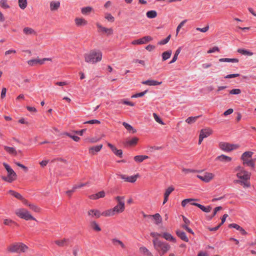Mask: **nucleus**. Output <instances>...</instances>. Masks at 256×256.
<instances>
[{
  "label": "nucleus",
  "instance_id": "64",
  "mask_svg": "<svg viewBox=\"0 0 256 256\" xmlns=\"http://www.w3.org/2000/svg\"><path fill=\"white\" fill-rule=\"evenodd\" d=\"M182 227L185 229L190 234H194V232H192V230L190 228L188 225L184 224L182 226Z\"/></svg>",
  "mask_w": 256,
  "mask_h": 256
},
{
  "label": "nucleus",
  "instance_id": "58",
  "mask_svg": "<svg viewBox=\"0 0 256 256\" xmlns=\"http://www.w3.org/2000/svg\"><path fill=\"white\" fill-rule=\"evenodd\" d=\"M222 209V207L220 206H217L216 208H214V212H213V214H212L210 216V220H211L214 216H216V213L218 212V211L221 210Z\"/></svg>",
  "mask_w": 256,
  "mask_h": 256
},
{
  "label": "nucleus",
  "instance_id": "4",
  "mask_svg": "<svg viewBox=\"0 0 256 256\" xmlns=\"http://www.w3.org/2000/svg\"><path fill=\"white\" fill-rule=\"evenodd\" d=\"M3 166L7 171L8 174L7 176H2V180L10 183H11L16 180L17 175L10 166L6 162L3 163Z\"/></svg>",
  "mask_w": 256,
  "mask_h": 256
},
{
  "label": "nucleus",
  "instance_id": "28",
  "mask_svg": "<svg viewBox=\"0 0 256 256\" xmlns=\"http://www.w3.org/2000/svg\"><path fill=\"white\" fill-rule=\"evenodd\" d=\"M216 160L222 162H229L232 160V158L224 154H222L216 158Z\"/></svg>",
  "mask_w": 256,
  "mask_h": 256
},
{
  "label": "nucleus",
  "instance_id": "32",
  "mask_svg": "<svg viewBox=\"0 0 256 256\" xmlns=\"http://www.w3.org/2000/svg\"><path fill=\"white\" fill-rule=\"evenodd\" d=\"M149 217H152L156 220V224H158L162 222V218L159 214H156L154 215H149Z\"/></svg>",
  "mask_w": 256,
  "mask_h": 256
},
{
  "label": "nucleus",
  "instance_id": "38",
  "mask_svg": "<svg viewBox=\"0 0 256 256\" xmlns=\"http://www.w3.org/2000/svg\"><path fill=\"white\" fill-rule=\"evenodd\" d=\"M8 192L18 200H23V196L18 192L12 190H10Z\"/></svg>",
  "mask_w": 256,
  "mask_h": 256
},
{
  "label": "nucleus",
  "instance_id": "48",
  "mask_svg": "<svg viewBox=\"0 0 256 256\" xmlns=\"http://www.w3.org/2000/svg\"><path fill=\"white\" fill-rule=\"evenodd\" d=\"M170 37H171V36L168 35L166 38L162 40H160V42H158V44L159 45L166 44L169 42V40L170 38Z\"/></svg>",
  "mask_w": 256,
  "mask_h": 256
},
{
  "label": "nucleus",
  "instance_id": "18",
  "mask_svg": "<svg viewBox=\"0 0 256 256\" xmlns=\"http://www.w3.org/2000/svg\"><path fill=\"white\" fill-rule=\"evenodd\" d=\"M191 204L192 206H198V208H200L202 211L205 212H209L212 210V207L210 206H204L196 203V202H192Z\"/></svg>",
  "mask_w": 256,
  "mask_h": 256
},
{
  "label": "nucleus",
  "instance_id": "61",
  "mask_svg": "<svg viewBox=\"0 0 256 256\" xmlns=\"http://www.w3.org/2000/svg\"><path fill=\"white\" fill-rule=\"evenodd\" d=\"M140 250L144 254L149 255L150 254V252L145 247H141L140 248Z\"/></svg>",
  "mask_w": 256,
  "mask_h": 256
},
{
  "label": "nucleus",
  "instance_id": "53",
  "mask_svg": "<svg viewBox=\"0 0 256 256\" xmlns=\"http://www.w3.org/2000/svg\"><path fill=\"white\" fill-rule=\"evenodd\" d=\"M195 200V199H193V198H186V199H185V200H184L182 202V206H183V207H184L186 206L190 202H193L194 200Z\"/></svg>",
  "mask_w": 256,
  "mask_h": 256
},
{
  "label": "nucleus",
  "instance_id": "15",
  "mask_svg": "<svg viewBox=\"0 0 256 256\" xmlns=\"http://www.w3.org/2000/svg\"><path fill=\"white\" fill-rule=\"evenodd\" d=\"M138 176V174L132 176H126V175L124 174L120 175V178L124 180L126 182L132 183H134L136 180Z\"/></svg>",
  "mask_w": 256,
  "mask_h": 256
},
{
  "label": "nucleus",
  "instance_id": "47",
  "mask_svg": "<svg viewBox=\"0 0 256 256\" xmlns=\"http://www.w3.org/2000/svg\"><path fill=\"white\" fill-rule=\"evenodd\" d=\"M200 116L188 117L186 119V122L188 124H191L194 122Z\"/></svg>",
  "mask_w": 256,
  "mask_h": 256
},
{
  "label": "nucleus",
  "instance_id": "42",
  "mask_svg": "<svg viewBox=\"0 0 256 256\" xmlns=\"http://www.w3.org/2000/svg\"><path fill=\"white\" fill-rule=\"evenodd\" d=\"M150 235L154 238V239L152 240V243H153L154 245V240H157L158 241H160L158 239V237L162 236V234H159L156 232H150Z\"/></svg>",
  "mask_w": 256,
  "mask_h": 256
},
{
  "label": "nucleus",
  "instance_id": "54",
  "mask_svg": "<svg viewBox=\"0 0 256 256\" xmlns=\"http://www.w3.org/2000/svg\"><path fill=\"white\" fill-rule=\"evenodd\" d=\"M186 22H187V20H182V22H180V24L178 25V26L176 28V35L178 34L180 29L182 28V26H184V24H186Z\"/></svg>",
  "mask_w": 256,
  "mask_h": 256
},
{
  "label": "nucleus",
  "instance_id": "20",
  "mask_svg": "<svg viewBox=\"0 0 256 256\" xmlns=\"http://www.w3.org/2000/svg\"><path fill=\"white\" fill-rule=\"evenodd\" d=\"M162 83V82H158L153 80H146L142 81V84L150 86H155L160 85Z\"/></svg>",
  "mask_w": 256,
  "mask_h": 256
},
{
  "label": "nucleus",
  "instance_id": "63",
  "mask_svg": "<svg viewBox=\"0 0 256 256\" xmlns=\"http://www.w3.org/2000/svg\"><path fill=\"white\" fill-rule=\"evenodd\" d=\"M219 48L218 46H214L212 48L210 49L207 52L208 54H211L215 52H219Z\"/></svg>",
  "mask_w": 256,
  "mask_h": 256
},
{
  "label": "nucleus",
  "instance_id": "62",
  "mask_svg": "<svg viewBox=\"0 0 256 256\" xmlns=\"http://www.w3.org/2000/svg\"><path fill=\"white\" fill-rule=\"evenodd\" d=\"M240 76V74H228L224 76L225 78H236Z\"/></svg>",
  "mask_w": 256,
  "mask_h": 256
},
{
  "label": "nucleus",
  "instance_id": "8",
  "mask_svg": "<svg viewBox=\"0 0 256 256\" xmlns=\"http://www.w3.org/2000/svg\"><path fill=\"white\" fill-rule=\"evenodd\" d=\"M45 61H52L51 58H44L39 59L38 58L35 59L28 60L27 62L30 66H34L37 64L42 65L44 63Z\"/></svg>",
  "mask_w": 256,
  "mask_h": 256
},
{
  "label": "nucleus",
  "instance_id": "16",
  "mask_svg": "<svg viewBox=\"0 0 256 256\" xmlns=\"http://www.w3.org/2000/svg\"><path fill=\"white\" fill-rule=\"evenodd\" d=\"M108 146L111 149L112 151L116 156L122 158V150H118L115 146L110 143L107 144Z\"/></svg>",
  "mask_w": 256,
  "mask_h": 256
},
{
  "label": "nucleus",
  "instance_id": "30",
  "mask_svg": "<svg viewBox=\"0 0 256 256\" xmlns=\"http://www.w3.org/2000/svg\"><path fill=\"white\" fill-rule=\"evenodd\" d=\"M152 38L149 36H144L139 39L140 44H146L147 42L152 41Z\"/></svg>",
  "mask_w": 256,
  "mask_h": 256
},
{
  "label": "nucleus",
  "instance_id": "56",
  "mask_svg": "<svg viewBox=\"0 0 256 256\" xmlns=\"http://www.w3.org/2000/svg\"><path fill=\"white\" fill-rule=\"evenodd\" d=\"M84 124H100V122L98 120H88V121H86V122H84Z\"/></svg>",
  "mask_w": 256,
  "mask_h": 256
},
{
  "label": "nucleus",
  "instance_id": "27",
  "mask_svg": "<svg viewBox=\"0 0 256 256\" xmlns=\"http://www.w3.org/2000/svg\"><path fill=\"white\" fill-rule=\"evenodd\" d=\"M4 150L10 154L16 156L18 154L17 152L14 148L5 146H4Z\"/></svg>",
  "mask_w": 256,
  "mask_h": 256
},
{
  "label": "nucleus",
  "instance_id": "55",
  "mask_svg": "<svg viewBox=\"0 0 256 256\" xmlns=\"http://www.w3.org/2000/svg\"><path fill=\"white\" fill-rule=\"evenodd\" d=\"M174 188L173 186L168 187L166 190L164 195L166 196H168L171 194L172 192L174 190Z\"/></svg>",
  "mask_w": 256,
  "mask_h": 256
},
{
  "label": "nucleus",
  "instance_id": "35",
  "mask_svg": "<svg viewBox=\"0 0 256 256\" xmlns=\"http://www.w3.org/2000/svg\"><path fill=\"white\" fill-rule=\"evenodd\" d=\"M23 32L24 34L27 35L29 34H34L36 35V32L34 31V30L30 28L26 27L24 28L23 30Z\"/></svg>",
  "mask_w": 256,
  "mask_h": 256
},
{
  "label": "nucleus",
  "instance_id": "22",
  "mask_svg": "<svg viewBox=\"0 0 256 256\" xmlns=\"http://www.w3.org/2000/svg\"><path fill=\"white\" fill-rule=\"evenodd\" d=\"M243 161L244 166H250L252 169H254L255 167L254 160L253 159H244L242 160Z\"/></svg>",
  "mask_w": 256,
  "mask_h": 256
},
{
  "label": "nucleus",
  "instance_id": "2",
  "mask_svg": "<svg viewBox=\"0 0 256 256\" xmlns=\"http://www.w3.org/2000/svg\"><path fill=\"white\" fill-rule=\"evenodd\" d=\"M236 176L238 180H234V183L240 184L244 188H248L250 186V180L251 176V173L250 172L246 170L241 172H238Z\"/></svg>",
  "mask_w": 256,
  "mask_h": 256
},
{
  "label": "nucleus",
  "instance_id": "12",
  "mask_svg": "<svg viewBox=\"0 0 256 256\" xmlns=\"http://www.w3.org/2000/svg\"><path fill=\"white\" fill-rule=\"evenodd\" d=\"M214 177V174L210 172H205L203 176L198 175V178L200 180L208 182H210Z\"/></svg>",
  "mask_w": 256,
  "mask_h": 256
},
{
  "label": "nucleus",
  "instance_id": "1",
  "mask_svg": "<svg viewBox=\"0 0 256 256\" xmlns=\"http://www.w3.org/2000/svg\"><path fill=\"white\" fill-rule=\"evenodd\" d=\"M115 200L118 202V204L113 208L106 210L102 212L104 216H112L115 214L122 212L125 210L124 197L117 196Z\"/></svg>",
  "mask_w": 256,
  "mask_h": 256
},
{
  "label": "nucleus",
  "instance_id": "44",
  "mask_svg": "<svg viewBox=\"0 0 256 256\" xmlns=\"http://www.w3.org/2000/svg\"><path fill=\"white\" fill-rule=\"evenodd\" d=\"M146 15L148 18H153L156 16L157 12L156 10H152L148 11L146 12Z\"/></svg>",
  "mask_w": 256,
  "mask_h": 256
},
{
  "label": "nucleus",
  "instance_id": "40",
  "mask_svg": "<svg viewBox=\"0 0 256 256\" xmlns=\"http://www.w3.org/2000/svg\"><path fill=\"white\" fill-rule=\"evenodd\" d=\"M138 140V138L134 137L132 139L127 140L126 142V144L130 146H134L137 144Z\"/></svg>",
  "mask_w": 256,
  "mask_h": 256
},
{
  "label": "nucleus",
  "instance_id": "37",
  "mask_svg": "<svg viewBox=\"0 0 256 256\" xmlns=\"http://www.w3.org/2000/svg\"><path fill=\"white\" fill-rule=\"evenodd\" d=\"M172 52L171 50H167L166 52H164L162 54V60L163 61H165L168 59L171 55H172Z\"/></svg>",
  "mask_w": 256,
  "mask_h": 256
},
{
  "label": "nucleus",
  "instance_id": "21",
  "mask_svg": "<svg viewBox=\"0 0 256 256\" xmlns=\"http://www.w3.org/2000/svg\"><path fill=\"white\" fill-rule=\"evenodd\" d=\"M75 24L77 26H85L88 24V22L84 18H76L74 20Z\"/></svg>",
  "mask_w": 256,
  "mask_h": 256
},
{
  "label": "nucleus",
  "instance_id": "33",
  "mask_svg": "<svg viewBox=\"0 0 256 256\" xmlns=\"http://www.w3.org/2000/svg\"><path fill=\"white\" fill-rule=\"evenodd\" d=\"M254 152L250 151L245 152H244L241 156V160L249 159L252 157Z\"/></svg>",
  "mask_w": 256,
  "mask_h": 256
},
{
  "label": "nucleus",
  "instance_id": "13",
  "mask_svg": "<svg viewBox=\"0 0 256 256\" xmlns=\"http://www.w3.org/2000/svg\"><path fill=\"white\" fill-rule=\"evenodd\" d=\"M220 148L224 151L229 152L235 148L234 144H231L226 142H220Z\"/></svg>",
  "mask_w": 256,
  "mask_h": 256
},
{
  "label": "nucleus",
  "instance_id": "17",
  "mask_svg": "<svg viewBox=\"0 0 256 256\" xmlns=\"http://www.w3.org/2000/svg\"><path fill=\"white\" fill-rule=\"evenodd\" d=\"M96 26L102 32L106 33L108 35H111L113 34V30L112 28H106L102 26L100 23L97 22Z\"/></svg>",
  "mask_w": 256,
  "mask_h": 256
},
{
  "label": "nucleus",
  "instance_id": "14",
  "mask_svg": "<svg viewBox=\"0 0 256 256\" xmlns=\"http://www.w3.org/2000/svg\"><path fill=\"white\" fill-rule=\"evenodd\" d=\"M111 242L112 245L117 248H120L124 250L126 249V245L124 244V243L116 238H114L112 239Z\"/></svg>",
  "mask_w": 256,
  "mask_h": 256
},
{
  "label": "nucleus",
  "instance_id": "3",
  "mask_svg": "<svg viewBox=\"0 0 256 256\" xmlns=\"http://www.w3.org/2000/svg\"><path fill=\"white\" fill-rule=\"evenodd\" d=\"M102 54L100 50H93L84 56V60L88 63L96 64L102 60Z\"/></svg>",
  "mask_w": 256,
  "mask_h": 256
},
{
  "label": "nucleus",
  "instance_id": "23",
  "mask_svg": "<svg viewBox=\"0 0 256 256\" xmlns=\"http://www.w3.org/2000/svg\"><path fill=\"white\" fill-rule=\"evenodd\" d=\"M176 234L182 240L186 242H188V238L184 232L180 230H177L176 231Z\"/></svg>",
  "mask_w": 256,
  "mask_h": 256
},
{
  "label": "nucleus",
  "instance_id": "5",
  "mask_svg": "<svg viewBox=\"0 0 256 256\" xmlns=\"http://www.w3.org/2000/svg\"><path fill=\"white\" fill-rule=\"evenodd\" d=\"M154 248L162 255L166 254L170 248V246L168 243L157 240L154 241Z\"/></svg>",
  "mask_w": 256,
  "mask_h": 256
},
{
  "label": "nucleus",
  "instance_id": "6",
  "mask_svg": "<svg viewBox=\"0 0 256 256\" xmlns=\"http://www.w3.org/2000/svg\"><path fill=\"white\" fill-rule=\"evenodd\" d=\"M28 249V248L22 242H16L10 245L7 250L8 252H24Z\"/></svg>",
  "mask_w": 256,
  "mask_h": 256
},
{
  "label": "nucleus",
  "instance_id": "25",
  "mask_svg": "<svg viewBox=\"0 0 256 256\" xmlns=\"http://www.w3.org/2000/svg\"><path fill=\"white\" fill-rule=\"evenodd\" d=\"M90 225L91 228L94 231L96 232H100L101 230V228H100L99 224L94 220H92L90 222Z\"/></svg>",
  "mask_w": 256,
  "mask_h": 256
},
{
  "label": "nucleus",
  "instance_id": "52",
  "mask_svg": "<svg viewBox=\"0 0 256 256\" xmlns=\"http://www.w3.org/2000/svg\"><path fill=\"white\" fill-rule=\"evenodd\" d=\"M4 223L5 225H6V226H10L12 224H14L16 226H18V224L16 222H14V221H13L12 220L10 219L4 220Z\"/></svg>",
  "mask_w": 256,
  "mask_h": 256
},
{
  "label": "nucleus",
  "instance_id": "34",
  "mask_svg": "<svg viewBox=\"0 0 256 256\" xmlns=\"http://www.w3.org/2000/svg\"><path fill=\"white\" fill-rule=\"evenodd\" d=\"M181 50H182V48L181 47H179L176 50V51L175 52L174 54L172 60L169 62L170 64H172V63L174 62L177 60L178 56V54H180V52Z\"/></svg>",
  "mask_w": 256,
  "mask_h": 256
},
{
  "label": "nucleus",
  "instance_id": "39",
  "mask_svg": "<svg viewBox=\"0 0 256 256\" xmlns=\"http://www.w3.org/2000/svg\"><path fill=\"white\" fill-rule=\"evenodd\" d=\"M92 10V8L90 6L84 7L81 8V12L84 15H86L89 14Z\"/></svg>",
  "mask_w": 256,
  "mask_h": 256
},
{
  "label": "nucleus",
  "instance_id": "57",
  "mask_svg": "<svg viewBox=\"0 0 256 256\" xmlns=\"http://www.w3.org/2000/svg\"><path fill=\"white\" fill-rule=\"evenodd\" d=\"M229 93L231 94H238L241 93V90L239 88H234L230 90Z\"/></svg>",
  "mask_w": 256,
  "mask_h": 256
},
{
  "label": "nucleus",
  "instance_id": "7",
  "mask_svg": "<svg viewBox=\"0 0 256 256\" xmlns=\"http://www.w3.org/2000/svg\"><path fill=\"white\" fill-rule=\"evenodd\" d=\"M15 214L20 218L24 219L26 220H36V218L32 216L27 210L24 208H20L16 210L15 211Z\"/></svg>",
  "mask_w": 256,
  "mask_h": 256
},
{
  "label": "nucleus",
  "instance_id": "51",
  "mask_svg": "<svg viewBox=\"0 0 256 256\" xmlns=\"http://www.w3.org/2000/svg\"><path fill=\"white\" fill-rule=\"evenodd\" d=\"M0 4L2 8L6 9L10 8L9 5L7 3V0H0Z\"/></svg>",
  "mask_w": 256,
  "mask_h": 256
},
{
  "label": "nucleus",
  "instance_id": "49",
  "mask_svg": "<svg viewBox=\"0 0 256 256\" xmlns=\"http://www.w3.org/2000/svg\"><path fill=\"white\" fill-rule=\"evenodd\" d=\"M104 18L108 22H114V18L110 13H106Z\"/></svg>",
  "mask_w": 256,
  "mask_h": 256
},
{
  "label": "nucleus",
  "instance_id": "9",
  "mask_svg": "<svg viewBox=\"0 0 256 256\" xmlns=\"http://www.w3.org/2000/svg\"><path fill=\"white\" fill-rule=\"evenodd\" d=\"M212 132V130L210 128H204L200 130L199 140L198 144H200L202 142L204 138H206L210 136Z\"/></svg>",
  "mask_w": 256,
  "mask_h": 256
},
{
  "label": "nucleus",
  "instance_id": "45",
  "mask_svg": "<svg viewBox=\"0 0 256 256\" xmlns=\"http://www.w3.org/2000/svg\"><path fill=\"white\" fill-rule=\"evenodd\" d=\"M29 208L31 210L36 212H40L41 210V208L40 207L32 204H29Z\"/></svg>",
  "mask_w": 256,
  "mask_h": 256
},
{
  "label": "nucleus",
  "instance_id": "10",
  "mask_svg": "<svg viewBox=\"0 0 256 256\" xmlns=\"http://www.w3.org/2000/svg\"><path fill=\"white\" fill-rule=\"evenodd\" d=\"M88 216L92 218H98L100 216H104L102 212H100V211L97 209H91L88 211Z\"/></svg>",
  "mask_w": 256,
  "mask_h": 256
},
{
  "label": "nucleus",
  "instance_id": "26",
  "mask_svg": "<svg viewBox=\"0 0 256 256\" xmlns=\"http://www.w3.org/2000/svg\"><path fill=\"white\" fill-rule=\"evenodd\" d=\"M105 196V192L104 191L102 190L100 191L96 194L90 195V198L92 200H96L99 198H102L104 197Z\"/></svg>",
  "mask_w": 256,
  "mask_h": 256
},
{
  "label": "nucleus",
  "instance_id": "46",
  "mask_svg": "<svg viewBox=\"0 0 256 256\" xmlns=\"http://www.w3.org/2000/svg\"><path fill=\"white\" fill-rule=\"evenodd\" d=\"M27 4V0H18V6L22 10H24L26 8Z\"/></svg>",
  "mask_w": 256,
  "mask_h": 256
},
{
  "label": "nucleus",
  "instance_id": "59",
  "mask_svg": "<svg viewBox=\"0 0 256 256\" xmlns=\"http://www.w3.org/2000/svg\"><path fill=\"white\" fill-rule=\"evenodd\" d=\"M153 116H154L155 120L156 122H158L160 124H164V122L162 121V120H161V118L156 114L154 113Z\"/></svg>",
  "mask_w": 256,
  "mask_h": 256
},
{
  "label": "nucleus",
  "instance_id": "36",
  "mask_svg": "<svg viewBox=\"0 0 256 256\" xmlns=\"http://www.w3.org/2000/svg\"><path fill=\"white\" fill-rule=\"evenodd\" d=\"M220 62H238V60L236 58H221L219 60Z\"/></svg>",
  "mask_w": 256,
  "mask_h": 256
},
{
  "label": "nucleus",
  "instance_id": "31",
  "mask_svg": "<svg viewBox=\"0 0 256 256\" xmlns=\"http://www.w3.org/2000/svg\"><path fill=\"white\" fill-rule=\"evenodd\" d=\"M148 158V156L145 155H138L134 157V160L138 162H142Z\"/></svg>",
  "mask_w": 256,
  "mask_h": 256
},
{
  "label": "nucleus",
  "instance_id": "11",
  "mask_svg": "<svg viewBox=\"0 0 256 256\" xmlns=\"http://www.w3.org/2000/svg\"><path fill=\"white\" fill-rule=\"evenodd\" d=\"M59 247H65L70 244V240L69 238L57 240L52 242Z\"/></svg>",
  "mask_w": 256,
  "mask_h": 256
},
{
  "label": "nucleus",
  "instance_id": "41",
  "mask_svg": "<svg viewBox=\"0 0 256 256\" xmlns=\"http://www.w3.org/2000/svg\"><path fill=\"white\" fill-rule=\"evenodd\" d=\"M122 125L124 126V128L128 130V131H131L132 134H134L136 132V129L134 128L133 127L130 126V124L126 122H123Z\"/></svg>",
  "mask_w": 256,
  "mask_h": 256
},
{
  "label": "nucleus",
  "instance_id": "43",
  "mask_svg": "<svg viewBox=\"0 0 256 256\" xmlns=\"http://www.w3.org/2000/svg\"><path fill=\"white\" fill-rule=\"evenodd\" d=\"M238 52L244 55L252 56L253 54V52L243 48H238Z\"/></svg>",
  "mask_w": 256,
  "mask_h": 256
},
{
  "label": "nucleus",
  "instance_id": "24",
  "mask_svg": "<svg viewBox=\"0 0 256 256\" xmlns=\"http://www.w3.org/2000/svg\"><path fill=\"white\" fill-rule=\"evenodd\" d=\"M102 147V144H100L96 146H94L90 148L89 152L92 154H95L96 152H98L100 150Z\"/></svg>",
  "mask_w": 256,
  "mask_h": 256
},
{
  "label": "nucleus",
  "instance_id": "19",
  "mask_svg": "<svg viewBox=\"0 0 256 256\" xmlns=\"http://www.w3.org/2000/svg\"><path fill=\"white\" fill-rule=\"evenodd\" d=\"M162 237L168 241L173 242L174 243L176 242V238H174L168 232H165L162 233Z\"/></svg>",
  "mask_w": 256,
  "mask_h": 256
},
{
  "label": "nucleus",
  "instance_id": "60",
  "mask_svg": "<svg viewBox=\"0 0 256 256\" xmlns=\"http://www.w3.org/2000/svg\"><path fill=\"white\" fill-rule=\"evenodd\" d=\"M208 29H209V26L208 25L203 28H196V30L198 31L202 32H206L208 30Z\"/></svg>",
  "mask_w": 256,
  "mask_h": 256
},
{
  "label": "nucleus",
  "instance_id": "50",
  "mask_svg": "<svg viewBox=\"0 0 256 256\" xmlns=\"http://www.w3.org/2000/svg\"><path fill=\"white\" fill-rule=\"evenodd\" d=\"M148 90H146L142 92L136 93L134 94H133L131 96V98H139V97H142L148 92Z\"/></svg>",
  "mask_w": 256,
  "mask_h": 256
},
{
  "label": "nucleus",
  "instance_id": "29",
  "mask_svg": "<svg viewBox=\"0 0 256 256\" xmlns=\"http://www.w3.org/2000/svg\"><path fill=\"white\" fill-rule=\"evenodd\" d=\"M60 6V2L58 1H52L50 3V8L51 10H57Z\"/></svg>",
  "mask_w": 256,
  "mask_h": 256
}]
</instances>
